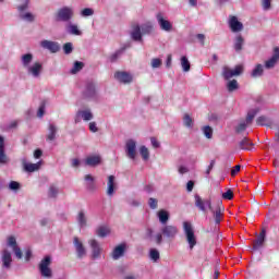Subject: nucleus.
<instances>
[{"label": "nucleus", "mask_w": 279, "mask_h": 279, "mask_svg": "<svg viewBox=\"0 0 279 279\" xmlns=\"http://www.w3.org/2000/svg\"><path fill=\"white\" fill-rule=\"evenodd\" d=\"M162 236L170 240L175 239V236H178V227L171 225L163 226L160 229V233H157L155 235V242L157 243V245L162 244Z\"/></svg>", "instance_id": "obj_1"}, {"label": "nucleus", "mask_w": 279, "mask_h": 279, "mask_svg": "<svg viewBox=\"0 0 279 279\" xmlns=\"http://www.w3.org/2000/svg\"><path fill=\"white\" fill-rule=\"evenodd\" d=\"M183 230L185 232L186 241L190 245V250H193L195 245H197V238L195 236V231L193 230V226L191 222H183Z\"/></svg>", "instance_id": "obj_2"}, {"label": "nucleus", "mask_w": 279, "mask_h": 279, "mask_svg": "<svg viewBox=\"0 0 279 279\" xmlns=\"http://www.w3.org/2000/svg\"><path fill=\"white\" fill-rule=\"evenodd\" d=\"M73 16H75V11L71 7H63L57 12V21L61 23H69Z\"/></svg>", "instance_id": "obj_3"}, {"label": "nucleus", "mask_w": 279, "mask_h": 279, "mask_svg": "<svg viewBox=\"0 0 279 279\" xmlns=\"http://www.w3.org/2000/svg\"><path fill=\"white\" fill-rule=\"evenodd\" d=\"M257 110L256 109H253V110H250L247 112V116H246V119L241 121L236 126H235V132L238 134H241L243 132H245V130H247V125H252V121H254V117H256L257 114Z\"/></svg>", "instance_id": "obj_4"}, {"label": "nucleus", "mask_w": 279, "mask_h": 279, "mask_svg": "<svg viewBox=\"0 0 279 279\" xmlns=\"http://www.w3.org/2000/svg\"><path fill=\"white\" fill-rule=\"evenodd\" d=\"M51 256L47 255L44 257L39 264V271L44 278H51L52 271H51Z\"/></svg>", "instance_id": "obj_5"}, {"label": "nucleus", "mask_w": 279, "mask_h": 279, "mask_svg": "<svg viewBox=\"0 0 279 279\" xmlns=\"http://www.w3.org/2000/svg\"><path fill=\"white\" fill-rule=\"evenodd\" d=\"M195 206L198 208V210H202L203 213H206V208L213 211V203L210 202V198L202 199V196L198 194H195Z\"/></svg>", "instance_id": "obj_6"}, {"label": "nucleus", "mask_w": 279, "mask_h": 279, "mask_svg": "<svg viewBox=\"0 0 279 279\" xmlns=\"http://www.w3.org/2000/svg\"><path fill=\"white\" fill-rule=\"evenodd\" d=\"M241 73H243V65H236L234 68V70H232L228 66H225L222 70V75H223L225 80H230L236 75H241Z\"/></svg>", "instance_id": "obj_7"}, {"label": "nucleus", "mask_w": 279, "mask_h": 279, "mask_svg": "<svg viewBox=\"0 0 279 279\" xmlns=\"http://www.w3.org/2000/svg\"><path fill=\"white\" fill-rule=\"evenodd\" d=\"M156 19L160 29L163 32H171V29H173V24L169 20L165 19L162 13H158Z\"/></svg>", "instance_id": "obj_8"}, {"label": "nucleus", "mask_w": 279, "mask_h": 279, "mask_svg": "<svg viewBox=\"0 0 279 279\" xmlns=\"http://www.w3.org/2000/svg\"><path fill=\"white\" fill-rule=\"evenodd\" d=\"M7 245L9 247H12L16 258H23V251H21V247H19V244L16 243V238H14V235H10L8 238Z\"/></svg>", "instance_id": "obj_9"}, {"label": "nucleus", "mask_w": 279, "mask_h": 279, "mask_svg": "<svg viewBox=\"0 0 279 279\" xmlns=\"http://www.w3.org/2000/svg\"><path fill=\"white\" fill-rule=\"evenodd\" d=\"M125 153L128 158H130L131 160L136 159V141L134 140L126 141Z\"/></svg>", "instance_id": "obj_10"}, {"label": "nucleus", "mask_w": 279, "mask_h": 279, "mask_svg": "<svg viewBox=\"0 0 279 279\" xmlns=\"http://www.w3.org/2000/svg\"><path fill=\"white\" fill-rule=\"evenodd\" d=\"M93 111L90 109L78 110L75 116V123L83 121H93Z\"/></svg>", "instance_id": "obj_11"}, {"label": "nucleus", "mask_w": 279, "mask_h": 279, "mask_svg": "<svg viewBox=\"0 0 279 279\" xmlns=\"http://www.w3.org/2000/svg\"><path fill=\"white\" fill-rule=\"evenodd\" d=\"M26 8H27V3L22 4L17 8L20 12V19H22V21H27L28 23H34L36 17L34 16V14L29 12H25Z\"/></svg>", "instance_id": "obj_12"}, {"label": "nucleus", "mask_w": 279, "mask_h": 279, "mask_svg": "<svg viewBox=\"0 0 279 279\" xmlns=\"http://www.w3.org/2000/svg\"><path fill=\"white\" fill-rule=\"evenodd\" d=\"M40 47H43V49H48L51 53H58V51H60V44L57 41L43 40Z\"/></svg>", "instance_id": "obj_13"}, {"label": "nucleus", "mask_w": 279, "mask_h": 279, "mask_svg": "<svg viewBox=\"0 0 279 279\" xmlns=\"http://www.w3.org/2000/svg\"><path fill=\"white\" fill-rule=\"evenodd\" d=\"M73 243L76 250L77 258H84V256H86V247H84V243H82L77 236L74 238Z\"/></svg>", "instance_id": "obj_14"}, {"label": "nucleus", "mask_w": 279, "mask_h": 279, "mask_svg": "<svg viewBox=\"0 0 279 279\" xmlns=\"http://www.w3.org/2000/svg\"><path fill=\"white\" fill-rule=\"evenodd\" d=\"M89 245L92 247V258L95 260V258H99L101 256L102 248L99 245V242L97 240H89Z\"/></svg>", "instance_id": "obj_15"}, {"label": "nucleus", "mask_w": 279, "mask_h": 279, "mask_svg": "<svg viewBox=\"0 0 279 279\" xmlns=\"http://www.w3.org/2000/svg\"><path fill=\"white\" fill-rule=\"evenodd\" d=\"M229 27H231L232 32H242L243 23L239 22V19L236 16L230 15Z\"/></svg>", "instance_id": "obj_16"}, {"label": "nucleus", "mask_w": 279, "mask_h": 279, "mask_svg": "<svg viewBox=\"0 0 279 279\" xmlns=\"http://www.w3.org/2000/svg\"><path fill=\"white\" fill-rule=\"evenodd\" d=\"M279 61V48H275L272 57L265 62V69H274Z\"/></svg>", "instance_id": "obj_17"}, {"label": "nucleus", "mask_w": 279, "mask_h": 279, "mask_svg": "<svg viewBox=\"0 0 279 279\" xmlns=\"http://www.w3.org/2000/svg\"><path fill=\"white\" fill-rule=\"evenodd\" d=\"M27 71L31 75H33V77H40V73H43V64L36 62L33 65L28 66Z\"/></svg>", "instance_id": "obj_18"}, {"label": "nucleus", "mask_w": 279, "mask_h": 279, "mask_svg": "<svg viewBox=\"0 0 279 279\" xmlns=\"http://www.w3.org/2000/svg\"><path fill=\"white\" fill-rule=\"evenodd\" d=\"M114 77L122 84H130L132 82V75L128 72H116Z\"/></svg>", "instance_id": "obj_19"}, {"label": "nucleus", "mask_w": 279, "mask_h": 279, "mask_svg": "<svg viewBox=\"0 0 279 279\" xmlns=\"http://www.w3.org/2000/svg\"><path fill=\"white\" fill-rule=\"evenodd\" d=\"M132 32H131V38H133L135 41L141 43L143 40V33H141V25L133 24L132 25Z\"/></svg>", "instance_id": "obj_20"}, {"label": "nucleus", "mask_w": 279, "mask_h": 279, "mask_svg": "<svg viewBox=\"0 0 279 279\" xmlns=\"http://www.w3.org/2000/svg\"><path fill=\"white\" fill-rule=\"evenodd\" d=\"M22 165L24 171H26L27 173H34V171H38V169H40V163H31L27 162L26 159L22 160Z\"/></svg>", "instance_id": "obj_21"}, {"label": "nucleus", "mask_w": 279, "mask_h": 279, "mask_svg": "<svg viewBox=\"0 0 279 279\" xmlns=\"http://www.w3.org/2000/svg\"><path fill=\"white\" fill-rule=\"evenodd\" d=\"M123 254H125V244H119L113 248L111 256L113 260H119Z\"/></svg>", "instance_id": "obj_22"}, {"label": "nucleus", "mask_w": 279, "mask_h": 279, "mask_svg": "<svg viewBox=\"0 0 279 279\" xmlns=\"http://www.w3.org/2000/svg\"><path fill=\"white\" fill-rule=\"evenodd\" d=\"M85 165L87 167H97V165H101V157L99 155L88 156L85 159Z\"/></svg>", "instance_id": "obj_23"}, {"label": "nucleus", "mask_w": 279, "mask_h": 279, "mask_svg": "<svg viewBox=\"0 0 279 279\" xmlns=\"http://www.w3.org/2000/svg\"><path fill=\"white\" fill-rule=\"evenodd\" d=\"M265 234L266 231L265 229H263L259 235L253 242V250H260V246L263 245V243H265Z\"/></svg>", "instance_id": "obj_24"}, {"label": "nucleus", "mask_w": 279, "mask_h": 279, "mask_svg": "<svg viewBox=\"0 0 279 279\" xmlns=\"http://www.w3.org/2000/svg\"><path fill=\"white\" fill-rule=\"evenodd\" d=\"M56 134H58V126L54 123L48 125V134L46 135V141H56Z\"/></svg>", "instance_id": "obj_25"}, {"label": "nucleus", "mask_w": 279, "mask_h": 279, "mask_svg": "<svg viewBox=\"0 0 279 279\" xmlns=\"http://www.w3.org/2000/svg\"><path fill=\"white\" fill-rule=\"evenodd\" d=\"M2 263H3V267H5L7 269H10V265H12V254L10 253V251L4 250L2 252Z\"/></svg>", "instance_id": "obj_26"}, {"label": "nucleus", "mask_w": 279, "mask_h": 279, "mask_svg": "<svg viewBox=\"0 0 279 279\" xmlns=\"http://www.w3.org/2000/svg\"><path fill=\"white\" fill-rule=\"evenodd\" d=\"M252 147H254V143H252V140H250L247 137H244L242 141L239 142L240 149L251 151Z\"/></svg>", "instance_id": "obj_27"}, {"label": "nucleus", "mask_w": 279, "mask_h": 279, "mask_svg": "<svg viewBox=\"0 0 279 279\" xmlns=\"http://www.w3.org/2000/svg\"><path fill=\"white\" fill-rule=\"evenodd\" d=\"M157 217H158L160 223H162L163 226H167L170 215H169V211H167L166 209H160L157 213Z\"/></svg>", "instance_id": "obj_28"}, {"label": "nucleus", "mask_w": 279, "mask_h": 279, "mask_svg": "<svg viewBox=\"0 0 279 279\" xmlns=\"http://www.w3.org/2000/svg\"><path fill=\"white\" fill-rule=\"evenodd\" d=\"M65 28L68 34H71L72 36H82V31H80L76 24H68Z\"/></svg>", "instance_id": "obj_29"}, {"label": "nucleus", "mask_w": 279, "mask_h": 279, "mask_svg": "<svg viewBox=\"0 0 279 279\" xmlns=\"http://www.w3.org/2000/svg\"><path fill=\"white\" fill-rule=\"evenodd\" d=\"M97 236H100L104 239L105 236H108L110 234V228L108 226H100L96 229Z\"/></svg>", "instance_id": "obj_30"}, {"label": "nucleus", "mask_w": 279, "mask_h": 279, "mask_svg": "<svg viewBox=\"0 0 279 279\" xmlns=\"http://www.w3.org/2000/svg\"><path fill=\"white\" fill-rule=\"evenodd\" d=\"M243 45H245V39L243 38V36L238 35L234 40V50L238 52L242 51Z\"/></svg>", "instance_id": "obj_31"}, {"label": "nucleus", "mask_w": 279, "mask_h": 279, "mask_svg": "<svg viewBox=\"0 0 279 279\" xmlns=\"http://www.w3.org/2000/svg\"><path fill=\"white\" fill-rule=\"evenodd\" d=\"M214 213V219H215V223H217V226H219V223H221V220L223 219V213L221 211V206L218 205L217 209L213 211Z\"/></svg>", "instance_id": "obj_32"}, {"label": "nucleus", "mask_w": 279, "mask_h": 279, "mask_svg": "<svg viewBox=\"0 0 279 279\" xmlns=\"http://www.w3.org/2000/svg\"><path fill=\"white\" fill-rule=\"evenodd\" d=\"M264 68L263 64H257L253 71L251 72V76L252 77H262L263 73H264Z\"/></svg>", "instance_id": "obj_33"}, {"label": "nucleus", "mask_w": 279, "mask_h": 279, "mask_svg": "<svg viewBox=\"0 0 279 279\" xmlns=\"http://www.w3.org/2000/svg\"><path fill=\"white\" fill-rule=\"evenodd\" d=\"M107 195H114V175H109L108 178Z\"/></svg>", "instance_id": "obj_34"}, {"label": "nucleus", "mask_w": 279, "mask_h": 279, "mask_svg": "<svg viewBox=\"0 0 279 279\" xmlns=\"http://www.w3.org/2000/svg\"><path fill=\"white\" fill-rule=\"evenodd\" d=\"M9 159L5 155V145H0V165H8Z\"/></svg>", "instance_id": "obj_35"}, {"label": "nucleus", "mask_w": 279, "mask_h": 279, "mask_svg": "<svg viewBox=\"0 0 279 279\" xmlns=\"http://www.w3.org/2000/svg\"><path fill=\"white\" fill-rule=\"evenodd\" d=\"M257 125H266L267 128H271V120L265 116H260L256 120Z\"/></svg>", "instance_id": "obj_36"}, {"label": "nucleus", "mask_w": 279, "mask_h": 279, "mask_svg": "<svg viewBox=\"0 0 279 279\" xmlns=\"http://www.w3.org/2000/svg\"><path fill=\"white\" fill-rule=\"evenodd\" d=\"M149 258L154 263H158V260H160V252L156 248H150L149 250Z\"/></svg>", "instance_id": "obj_37"}, {"label": "nucleus", "mask_w": 279, "mask_h": 279, "mask_svg": "<svg viewBox=\"0 0 279 279\" xmlns=\"http://www.w3.org/2000/svg\"><path fill=\"white\" fill-rule=\"evenodd\" d=\"M84 95L85 97H95V84L88 83Z\"/></svg>", "instance_id": "obj_38"}, {"label": "nucleus", "mask_w": 279, "mask_h": 279, "mask_svg": "<svg viewBox=\"0 0 279 279\" xmlns=\"http://www.w3.org/2000/svg\"><path fill=\"white\" fill-rule=\"evenodd\" d=\"M140 29L142 31V34H151V29H154V26L151 25V22H147L145 24H142L140 26Z\"/></svg>", "instance_id": "obj_39"}, {"label": "nucleus", "mask_w": 279, "mask_h": 279, "mask_svg": "<svg viewBox=\"0 0 279 279\" xmlns=\"http://www.w3.org/2000/svg\"><path fill=\"white\" fill-rule=\"evenodd\" d=\"M181 66L185 73H189V71H191V62L189 61V58H181Z\"/></svg>", "instance_id": "obj_40"}, {"label": "nucleus", "mask_w": 279, "mask_h": 279, "mask_svg": "<svg viewBox=\"0 0 279 279\" xmlns=\"http://www.w3.org/2000/svg\"><path fill=\"white\" fill-rule=\"evenodd\" d=\"M86 186L89 191H93L95 189V178L93 175L87 174L85 175Z\"/></svg>", "instance_id": "obj_41"}, {"label": "nucleus", "mask_w": 279, "mask_h": 279, "mask_svg": "<svg viewBox=\"0 0 279 279\" xmlns=\"http://www.w3.org/2000/svg\"><path fill=\"white\" fill-rule=\"evenodd\" d=\"M32 60H34V56H32V53H26L24 56H22V64L23 66H28L32 63Z\"/></svg>", "instance_id": "obj_42"}, {"label": "nucleus", "mask_w": 279, "mask_h": 279, "mask_svg": "<svg viewBox=\"0 0 279 279\" xmlns=\"http://www.w3.org/2000/svg\"><path fill=\"white\" fill-rule=\"evenodd\" d=\"M82 69H84L83 62H81V61L74 62V65L71 70L72 75H75V73H80V71H82Z\"/></svg>", "instance_id": "obj_43"}, {"label": "nucleus", "mask_w": 279, "mask_h": 279, "mask_svg": "<svg viewBox=\"0 0 279 279\" xmlns=\"http://www.w3.org/2000/svg\"><path fill=\"white\" fill-rule=\"evenodd\" d=\"M77 221L81 226V228H86V214L84 211H80L77 216Z\"/></svg>", "instance_id": "obj_44"}, {"label": "nucleus", "mask_w": 279, "mask_h": 279, "mask_svg": "<svg viewBox=\"0 0 279 279\" xmlns=\"http://www.w3.org/2000/svg\"><path fill=\"white\" fill-rule=\"evenodd\" d=\"M227 88L229 93H232L233 90H236L239 88V83L236 80H232L227 84Z\"/></svg>", "instance_id": "obj_45"}, {"label": "nucleus", "mask_w": 279, "mask_h": 279, "mask_svg": "<svg viewBox=\"0 0 279 279\" xmlns=\"http://www.w3.org/2000/svg\"><path fill=\"white\" fill-rule=\"evenodd\" d=\"M140 154H141L143 160H149V149H147L145 146H142L140 148Z\"/></svg>", "instance_id": "obj_46"}, {"label": "nucleus", "mask_w": 279, "mask_h": 279, "mask_svg": "<svg viewBox=\"0 0 279 279\" xmlns=\"http://www.w3.org/2000/svg\"><path fill=\"white\" fill-rule=\"evenodd\" d=\"M183 123L186 125V128H193V118H191L189 113H185L183 117Z\"/></svg>", "instance_id": "obj_47"}, {"label": "nucleus", "mask_w": 279, "mask_h": 279, "mask_svg": "<svg viewBox=\"0 0 279 279\" xmlns=\"http://www.w3.org/2000/svg\"><path fill=\"white\" fill-rule=\"evenodd\" d=\"M48 197H58V187H56V185H50Z\"/></svg>", "instance_id": "obj_48"}, {"label": "nucleus", "mask_w": 279, "mask_h": 279, "mask_svg": "<svg viewBox=\"0 0 279 279\" xmlns=\"http://www.w3.org/2000/svg\"><path fill=\"white\" fill-rule=\"evenodd\" d=\"M63 51L66 56H69V53H73V44L72 43L64 44Z\"/></svg>", "instance_id": "obj_49"}, {"label": "nucleus", "mask_w": 279, "mask_h": 279, "mask_svg": "<svg viewBox=\"0 0 279 279\" xmlns=\"http://www.w3.org/2000/svg\"><path fill=\"white\" fill-rule=\"evenodd\" d=\"M160 66H162V60L155 58L151 60V68L153 69H160Z\"/></svg>", "instance_id": "obj_50"}, {"label": "nucleus", "mask_w": 279, "mask_h": 279, "mask_svg": "<svg viewBox=\"0 0 279 279\" xmlns=\"http://www.w3.org/2000/svg\"><path fill=\"white\" fill-rule=\"evenodd\" d=\"M203 132H204V135L206 136V138H213V128L204 126Z\"/></svg>", "instance_id": "obj_51"}, {"label": "nucleus", "mask_w": 279, "mask_h": 279, "mask_svg": "<svg viewBox=\"0 0 279 279\" xmlns=\"http://www.w3.org/2000/svg\"><path fill=\"white\" fill-rule=\"evenodd\" d=\"M148 206L151 208V210H156V208H158V199L150 197L148 199Z\"/></svg>", "instance_id": "obj_52"}, {"label": "nucleus", "mask_w": 279, "mask_h": 279, "mask_svg": "<svg viewBox=\"0 0 279 279\" xmlns=\"http://www.w3.org/2000/svg\"><path fill=\"white\" fill-rule=\"evenodd\" d=\"M124 49L117 50L111 57H110V62H117L119 59V56L123 53Z\"/></svg>", "instance_id": "obj_53"}, {"label": "nucleus", "mask_w": 279, "mask_h": 279, "mask_svg": "<svg viewBox=\"0 0 279 279\" xmlns=\"http://www.w3.org/2000/svg\"><path fill=\"white\" fill-rule=\"evenodd\" d=\"M9 189L11 191H19V189H21V183L16 182V181H11L9 184Z\"/></svg>", "instance_id": "obj_54"}, {"label": "nucleus", "mask_w": 279, "mask_h": 279, "mask_svg": "<svg viewBox=\"0 0 279 279\" xmlns=\"http://www.w3.org/2000/svg\"><path fill=\"white\" fill-rule=\"evenodd\" d=\"M223 199H233L234 198V192L232 190H228L222 194Z\"/></svg>", "instance_id": "obj_55"}, {"label": "nucleus", "mask_w": 279, "mask_h": 279, "mask_svg": "<svg viewBox=\"0 0 279 279\" xmlns=\"http://www.w3.org/2000/svg\"><path fill=\"white\" fill-rule=\"evenodd\" d=\"M82 16H93L95 14V11L90 8H86L81 12Z\"/></svg>", "instance_id": "obj_56"}, {"label": "nucleus", "mask_w": 279, "mask_h": 279, "mask_svg": "<svg viewBox=\"0 0 279 279\" xmlns=\"http://www.w3.org/2000/svg\"><path fill=\"white\" fill-rule=\"evenodd\" d=\"M37 117L41 119V117H45V102H43L37 111Z\"/></svg>", "instance_id": "obj_57"}, {"label": "nucleus", "mask_w": 279, "mask_h": 279, "mask_svg": "<svg viewBox=\"0 0 279 279\" xmlns=\"http://www.w3.org/2000/svg\"><path fill=\"white\" fill-rule=\"evenodd\" d=\"M262 5L264 10H270L271 9V0H262Z\"/></svg>", "instance_id": "obj_58"}, {"label": "nucleus", "mask_w": 279, "mask_h": 279, "mask_svg": "<svg viewBox=\"0 0 279 279\" xmlns=\"http://www.w3.org/2000/svg\"><path fill=\"white\" fill-rule=\"evenodd\" d=\"M150 143H151L153 147H155V149H158V147H160V142H158V140H156V137H151Z\"/></svg>", "instance_id": "obj_59"}, {"label": "nucleus", "mask_w": 279, "mask_h": 279, "mask_svg": "<svg viewBox=\"0 0 279 279\" xmlns=\"http://www.w3.org/2000/svg\"><path fill=\"white\" fill-rule=\"evenodd\" d=\"M89 130L92 131V132H99V129L97 128V122H90L89 123Z\"/></svg>", "instance_id": "obj_60"}, {"label": "nucleus", "mask_w": 279, "mask_h": 279, "mask_svg": "<svg viewBox=\"0 0 279 279\" xmlns=\"http://www.w3.org/2000/svg\"><path fill=\"white\" fill-rule=\"evenodd\" d=\"M197 40H199L202 47H204V40H206V35L204 34H197L196 35Z\"/></svg>", "instance_id": "obj_61"}, {"label": "nucleus", "mask_w": 279, "mask_h": 279, "mask_svg": "<svg viewBox=\"0 0 279 279\" xmlns=\"http://www.w3.org/2000/svg\"><path fill=\"white\" fill-rule=\"evenodd\" d=\"M239 171H241V166L238 165L235 166L232 170H231V175H235L236 173H239Z\"/></svg>", "instance_id": "obj_62"}, {"label": "nucleus", "mask_w": 279, "mask_h": 279, "mask_svg": "<svg viewBox=\"0 0 279 279\" xmlns=\"http://www.w3.org/2000/svg\"><path fill=\"white\" fill-rule=\"evenodd\" d=\"M179 173H181V175H184V173H189V168L184 166L179 167Z\"/></svg>", "instance_id": "obj_63"}, {"label": "nucleus", "mask_w": 279, "mask_h": 279, "mask_svg": "<svg viewBox=\"0 0 279 279\" xmlns=\"http://www.w3.org/2000/svg\"><path fill=\"white\" fill-rule=\"evenodd\" d=\"M194 186H195V183L193 181L187 182L186 189H187L189 193H191V191H193Z\"/></svg>", "instance_id": "obj_64"}]
</instances>
